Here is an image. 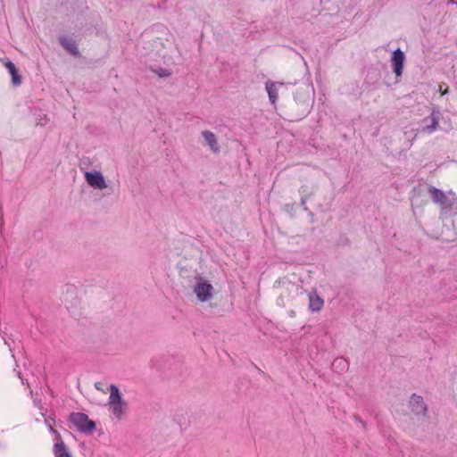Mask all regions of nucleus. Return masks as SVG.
Here are the masks:
<instances>
[{
    "instance_id": "nucleus-1",
    "label": "nucleus",
    "mask_w": 457,
    "mask_h": 457,
    "mask_svg": "<svg viewBox=\"0 0 457 457\" xmlns=\"http://www.w3.org/2000/svg\"><path fill=\"white\" fill-rule=\"evenodd\" d=\"M108 405L114 418L118 420H121L127 411L128 404L126 401L122 399V395L119 387L114 384L110 385Z\"/></svg>"
},
{
    "instance_id": "nucleus-2",
    "label": "nucleus",
    "mask_w": 457,
    "mask_h": 457,
    "mask_svg": "<svg viewBox=\"0 0 457 457\" xmlns=\"http://www.w3.org/2000/svg\"><path fill=\"white\" fill-rule=\"evenodd\" d=\"M71 422L81 433L90 435L96 429V423L82 412H73L70 416Z\"/></svg>"
},
{
    "instance_id": "nucleus-3",
    "label": "nucleus",
    "mask_w": 457,
    "mask_h": 457,
    "mask_svg": "<svg viewBox=\"0 0 457 457\" xmlns=\"http://www.w3.org/2000/svg\"><path fill=\"white\" fill-rule=\"evenodd\" d=\"M194 293L200 302H207L212 297L214 288L212 285L199 278L194 287Z\"/></svg>"
},
{
    "instance_id": "nucleus-4",
    "label": "nucleus",
    "mask_w": 457,
    "mask_h": 457,
    "mask_svg": "<svg viewBox=\"0 0 457 457\" xmlns=\"http://www.w3.org/2000/svg\"><path fill=\"white\" fill-rule=\"evenodd\" d=\"M428 192L430 195L432 201L435 204H439L442 210H448L452 207L453 201L448 199L443 191L437 189L434 186H429Z\"/></svg>"
},
{
    "instance_id": "nucleus-5",
    "label": "nucleus",
    "mask_w": 457,
    "mask_h": 457,
    "mask_svg": "<svg viewBox=\"0 0 457 457\" xmlns=\"http://www.w3.org/2000/svg\"><path fill=\"white\" fill-rule=\"evenodd\" d=\"M439 116L433 112L429 116L422 120L420 128L417 129V135L420 133L431 134L436 131L438 126Z\"/></svg>"
},
{
    "instance_id": "nucleus-6",
    "label": "nucleus",
    "mask_w": 457,
    "mask_h": 457,
    "mask_svg": "<svg viewBox=\"0 0 457 457\" xmlns=\"http://www.w3.org/2000/svg\"><path fill=\"white\" fill-rule=\"evenodd\" d=\"M85 179L87 183L95 189L103 190L107 187L104 177L100 171L85 172Z\"/></svg>"
},
{
    "instance_id": "nucleus-7",
    "label": "nucleus",
    "mask_w": 457,
    "mask_h": 457,
    "mask_svg": "<svg viewBox=\"0 0 457 457\" xmlns=\"http://www.w3.org/2000/svg\"><path fill=\"white\" fill-rule=\"evenodd\" d=\"M409 406L412 412L416 415H426L428 408L424 403L423 397L416 394H412L410 397Z\"/></svg>"
},
{
    "instance_id": "nucleus-8",
    "label": "nucleus",
    "mask_w": 457,
    "mask_h": 457,
    "mask_svg": "<svg viewBox=\"0 0 457 457\" xmlns=\"http://www.w3.org/2000/svg\"><path fill=\"white\" fill-rule=\"evenodd\" d=\"M404 61L405 55L401 49L397 48L393 52L391 56V63L393 71L397 77L401 76L403 73Z\"/></svg>"
},
{
    "instance_id": "nucleus-9",
    "label": "nucleus",
    "mask_w": 457,
    "mask_h": 457,
    "mask_svg": "<svg viewBox=\"0 0 457 457\" xmlns=\"http://www.w3.org/2000/svg\"><path fill=\"white\" fill-rule=\"evenodd\" d=\"M201 135L203 138L204 139L205 144L209 146L210 150L214 153H220V147L218 142L217 136L210 131V130H204L201 132Z\"/></svg>"
},
{
    "instance_id": "nucleus-10",
    "label": "nucleus",
    "mask_w": 457,
    "mask_h": 457,
    "mask_svg": "<svg viewBox=\"0 0 457 457\" xmlns=\"http://www.w3.org/2000/svg\"><path fill=\"white\" fill-rule=\"evenodd\" d=\"M284 84L281 82H273L271 80H268L265 83V88L270 99V102L272 105H275L278 97V87L283 86Z\"/></svg>"
},
{
    "instance_id": "nucleus-11",
    "label": "nucleus",
    "mask_w": 457,
    "mask_h": 457,
    "mask_svg": "<svg viewBox=\"0 0 457 457\" xmlns=\"http://www.w3.org/2000/svg\"><path fill=\"white\" fill-rule=\"evenodd\" d=\"M55 440L53 448L54 457H71V453L63 443L61 435H58V439Z\"/></svg>"
},
{
    "instance_id": "nucleus-12",
    "label": "nucleus",
    "mask_w": 457,
    "mask_h": 457,
    "mask_svg": "<svg viewBox=\"0 0 457 457\" xmlns=\"http://www.w3.org/2000/svg\"><path fill=\"white\" fill-rule=\"evenodd\" d=\"M61 46L74 56H79V52L76 44V41L72 38L62 37L60 38Z\"/></svg>"
},
{
    "instance_id": "nucleus-13",
    "label": "nucleus",
    "mask_w": 457,
    "mask_h": 457,
    "mask_svg": "<svg viewBox=\"0 0 457 457\" xmlns=\"http://www.w3.org/2000/svg\"><path fill=\"white\" fill-rule=\"evenodd\" d=\"M308 297L309 309L312 312H319L322 309L324 302L315 291L309 293Z\"/></svg>"
},
{
    "instance_id": "nucleus-14",
    "label": "nucleus",
    "mask_w": 457,
    "mask_h": 457,
    "mask_svg": "<svg viewBox=\"0 0 457 457\" xmlns=\"http://www.w3.org/2000/svg\"><path fill=\"white\" fill-rule=\"evenodd\" d=\"M4 66L6 67V69L8 70V71L10 72V74L12 76V84L14 86H19L21 83V78L18 74V71H17L14 63L11 61H7L4 62Z\"/></svg>"
},
{
    "instance_id": "nucleus-15",
    "label": "nucleus",
    "mask_w": 457,
    "mask_h": 457,
    "mask_svg": "<svg viewBox=\"0 0 457 457\" xmlns=\"http://www.w3.org/2000/svg\"><path fill=\"white\" fill-rule=\"evenodd\" d=\"M333 365L334 366H339L341 367L342 369H345L347 367V361L344 358H337L333 362Z\"/></svg>"
},
{
    "instance_id": "nucleus-16",
    "label": "nucleus",
    "mask_w": 457,
    "mask_h": 457,
    "mask_svg": "<svg viewBox=\"0 0 457 457\" xmlns=\"http://www.w3.org/2000/svg\"><path fill=\"white\" fill-rule=\"evenodd\" d=\"M45 423L48 427L50 433H52L55 436V439H58V435H60V433L53 428L50 420L48 419H46Z\"/></svg>"
},
{
    "instance_id": "nucleus-17",
    "label": "nucleus",
    "mask_w": 457,
    "mask_h": 457,
    "mask_svg": "<svg viewBox=\"0 0 457 457\" xmlns=\"http://www.w3.org/2000/svg\"><path fill=\"white\" fill-rule=\"evenodd\" d=\"M156 73L161 78H167L170 77L171 72L168 69L160 68L158 71H156Z\"/></svg>"
},
{
    "instance_id": "nucleus-18",
    "label": "nucleus",
    "mask_w": 457,
    "mask_h": 457,
    "mask_svg": "<svg viewBox=\"0 0 457 457\" xmlns=\"http://www.w3.org/2000/svg\"><path fill=\"white\" fill-rule=\"evenodd\" d=\"M95 387H96V390L102 391V392L105 393V391L102 388V383L101 382H96L95 383Z\"/></svg>"
},
{
    "instance_id": "nucleus-19",
    "label": "nucleus",
    "mask_w": 457,
    "mask_h": 457,
    "mask_svg": "<svg viewBox=\"0 0 457 457\" xmlns=\"http://www.w3.org/2000/svg\"><path fill=\"white\" fill-rule=\"evenodd\" d=\"M289 287H291V288H295V287L297 288V287L295 284L287 282V288L289 289Z\"/></svg>"
},
{
    "instance_id": "nucleus-20",
    "label": "nucleus",
    "mask_w": 457,
    "mask_h": 457,
    "mask_svg": "<svg viewBox=\"0 0 457 457\" xmlns=\"http://www.w3.org/2000/svg\"><path fill=\"white\" fill-rule=\"evenodd\" d=\"M356 420H357L360 424H361V426H362V427H365V422H364L363 420H361V419H359V418H356Z\"/></svg>"
}]
</instances>
